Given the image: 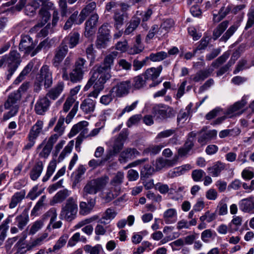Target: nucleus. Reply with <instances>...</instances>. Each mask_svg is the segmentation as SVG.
I'll use <instances>...</instances> for the list:
<instances>
[{"mask_svg": "<svg viewBox=\"0 0 254 254\" xmlns=\"http://www.w3.org/2000/svg\"><path fill=\"white\" fill-rule=\"evenodd\" d=\"M118 54L117 52L115 51L107 55L104 60L103 64H102V67L110 70L111 66L114 64V60L118 56Z\"/></svg>", "mask_w": 254, "mask_h": 254, "instance_id": "obj_37", "label": "nucleus"}, {"mask_svg": "<svg viewBox=\"0 0 254 254\" xmlns=\"http://www.w3.org/2000/svg\"><path fill=\"white\" fill-rule=\"evenodd\" d=\"M228 26V21H224L220 23L213 31L214 39L219 37Z\"/></svg>", "mask_w": 254, "mask_h": 254, "instance_id": "obj_51", "label": "nucleus"}, {"mask_svg": "<svg viewBox=\"0 0 254 254\" xmlns=\"http://www.w3.org/2000/svg\"><path fill=\"white\" fill-rule=\"evenodd\" d=\"M162 70L161 65L158 67H151L147 69L143 74L147 80H152V83L149 85L150 87H155L160 84L161 81H156L155 80L160 76Z\"/></svg>", "mask_w": 254, "mask_h": 254, "instance_id": "obj_12", "label": "nucleus"}, {"mask_svg": "<svg viewBox=\"0 0 254 254\" xmlns=\"http://www.w3.org/2000/svg\"><path fill=\"white\" fill-rule=\"evenodd\" d=\"M25 196V191L24 190L14 193L11 197L9 208L10 209L15 208L24 198Z\"/></svg>", "mask_w": 254, "mask_h": 254, "instance_id": "obj_33", "label": "nucleus"}, {"mask_svg": "<svg viewBox=\"0 0 254 254\" xmlns=\"http://www.w3.org/2000/svg\"><path fill=\"white\" fill-rule=\"evenodd\" d=\"M119 192L120 191H117L115 189L112 187L104 193L103 199L106 202H110L119 195Z\"/></svg>", "mask_w": 254, "mask_h": 254, "instance_id": "obj_48", "label": "nucleus"}, {"mask_svg": "<svg viewBox=\"0 0 254 254\" xmlns=\"http://www.w3.org/2000/svg\"><path fill=\"white\" fill-rule=\"evenodd\" d=\"M52 148V147L47 144H45V141H43L38 145L37 148V150L42 149V150L39 152V156L45 159L47 158L50 155Z\"/></svg>", "mask_w": 254, "mask_h": 254, "instance_id": "obj_44", "label": "nucleus"}, {"mask_svg": "<svg viewBox=\"0 0 254 254\" xmlns=\"http://www.w3.org/2000/svg\"><path fill=\"white\" fill-rule=\"evenodd\" d=\"M146 80L143 74L138 75L133 78V86L135 89H140L145 85Z\"/></svg>", "mask_w": 254, "mask_h": 254, "instance_id": "obj_53", "label": "nucleus"}, {"mask_svg": "<svg viewBox=\"0 0 254 254\" xmlns=\"http://www.w3.org/2000/svg\"><path fill=\"white\" fill-rule=\"evenodd\" d=\"M79 39V34L77 32H74L70 33L68 37L65 38L64 42L68 44L70 48H73L78 43Z\"/></svg>", "mask_w": 254, "mask_h": 254, "instance_id": "obj_47", "label": "nucleus"}, {"mask_svg": "<svg viewBox=\"0 0 254 254\" xmlns=\"http://www.w3.org/2000/svg\"><path fill=\"white\" fill-rule=\"evenodd\" d=\"M242 224V217L240 216H234L228 226L230 227V233L237 231Z\"/></svg>", "mask_w": 254, "mask_h": 254, "instance_id": "obj_38", "label": "nucleus"}, {"mask_svg": "<svg viewBox=\"0 0 254 254\" xmlns=\"http://www.w3.org/2000/svg\"><path fill=\"white\" fill-rule=\"evenodd\" d=\"M88 126V123L87 121H82L79 122L72 127L68 134V137L70 138L75 136L79 131H81L83 128L87 127Z\"/></svg>", "mask_w": 254, "mask_h": 254, "instance_id": "obj_42", "label": "nucleus"}, {"mask_svg": "<svg viewBox=\"0 0 254 254\" xmlns=\"http://www.w3.org/2000/svg\"><path fill=\"white\" fill-rule=\"evenodd\" d=\"M110 26L108 24H103L99 29L98 35L96 42L97 48H105L110 41Z\"/></svg>", "mask_w": 254, "mask_h": 254, "instance_id": "obj_7", "label": "nucleus"}, {"mask_svg": "<svg viewBox=\"0 0 254 254\" xmlns=\"http://www.w3.org/2000/svg\"><path fill=\"white\" fill-rule=\"evenodd\" d=\"M167 57V53L164 51L157 52L156 53H151L149 57H147L146 59H149L152 62H160Z\"/></svg>", "mask_w": 254, "mask_h": 254, "instance_id": "obj_52", "label": "nucleus"}, {"mask_svg": "<svg viewBox=\"0 0 254 254\" xmlns=\"http://www.w3.org/2000/svg\"><path fill=\"white\" fill-rule=\"evenodd\" d=\"M217 135V131L215 129L207 131L202 130L199 133L197 141L201 145H205L211 140L215 139Z\"/></svg>", "mask_w": 254, "mask_h": 254, "instance_id": "obj_17", "label": "nucleus"}, {"mask_svg": "<svg viewBox=\"0 0 254 254\" xmlns=\"http://www.w3.org/2000/svg\"><path fill=\"white\" fill-rule=\"evenodd\" d=\"M210 75V73L207 70H200L196 72L195 74L192 75L189 78V82H199L203 81L208 77Z\"/></svg>", "mask_w": 254, "mask_h": 254, "instance_id": "obj_35", "label": "nucleus"}, {"mask_svg": "<svg viewBox=\"0 0 254 254\" xmlns=\"http://www.w3.org/2000/svg\"><path fill=\"white\" fill-rule=\"evenodd\" d=\"M64 83L63 82H59L53 88L51 89L47 93L46 96L48 98L55 100L63 92L64 89Z\"/></svg>", "mask_w": 254, "mask_h": 254, "instance_id": "obj_26", "label": "nucleus"}, {"mask_svg": "<svg viewBox=\"0 0 254 254\" xmlns=\"http://www.w3.org/2000/svg\"><path fill=\"white\" fill-rule=\"evenodd\" d=\"M128 7L127 5L122 4V5L119 6V9L114 10L113 18L115 21V26L118 29H120L124 23L125 14L122 9H126Z\"/></svg>", "mask_w": 254, "mask_h": 254, "instance_id": "obj_19", "label": "nucleus"}, {"mask_svg": "<svg viewBox=\"0 0 254 254\" xmlns=\"http://www.w3.org/2000/svg\"><path fill=\"white\" fill-rule=\"evenodd\" d=\"M108 181L109 177L106 176L88 181L83 188V192L86 195L95 194L106 186Z\"/></svg>", "mask_w": 254, "mask_h": 254, "instance_id": "obj_6", "label": "nucleus"}, {"mask_svg": "<svg viewBox=\"0 0 254 254\" xmlns=\"http://www.w3.org/2000/svg\"><path fill=\"white\" fill-rule=\"evenodd\" d=\"M44 168V163L38 161L33 167L30 173V177L33 181L37 180L41 176Z\"/></svg>", "mask_w": 254, "mask_h": 254, "instance_id": "obj_30", "label": "nucleus"}, {"mask_svg": "<svg viewBox=\"0 0 254 254\" xmlns=\"http://www.w3.org/2000/svg\"><path fill=\"white\" fill-rule=\"evenodd\" d=\"M84 73L74 68L69 74L70 80L73 83H76L82 80Z\"/></svg>", "mask_w": 254, "mask_h": 254, "instance_id": "obj_61", "label": "nucleus"}, {"mask_svg": "<svg viewBox=\"0 0 254 254\" xmlns=\"http://www.w3.org/2000/svg\"><path fill=\"white\" fill-rule=\"evenodd\" d=\"M110 155H107L105 158L101 159H91L88 162V165L92 169H94L98 167L103 165L104 162L110 159Z\"/></svg>", "mask_w": 254, "mask_h": 254, "instance_id": "obj_59", "label": "nucleus"}, {"mask_svg": "<svg viewBox=\"0 0 254 254\" xmlns=\"http://www.w3.org/2000/svg\"><path fill=\"white\" fill-rule=\"evenodd\" d=\"M242 177L245 180H250L254 177V168L247 167L241 173Z\"/></svg>", "mask_w": 254, "mask_h": 254, "instance_id": "obj_64", "label": "nucleus"}, {"mask_svg": "<svg viewBox=\"0 0 254 254\" xmlns=\"http://www.w3.org/2000/svg\"><path fill=\"white\" fill-rule=\"evenodd\" d=\"M19 47L21 51H24L25 54L31 56V53L34 51L35 45L33 42L32 39L28 35L22 37Z\"/></svg>", "mask_w": 254, "mask_h": 254, "instance_id": "obj_16", "label": "nucleus"}, {"mask_svg": "<svg viewBox=\"0 0 254 254\" xmlns=\"http://www.w3.org/2000/svg\"><path fill=\"white\" fill-rule=\"evenodd\" d=\"M153 110L156 118L161 120L170 118L174 115V110L172 108L162 104L155 106Z\"/></svg>", "mask_w": 254, "mask_h": 254, "instance_id": "obj_11", "label": "nucleus"}, {"mask_svg": "<svg viewBox=\"0 0 254 254\" xmlns=\"http://www.w3.org/2000/svg\"><path fill=\"white\" fill-rule=\"evenodd\" d=\"M64 117L61 116L54 129V131L56 132L55 134H57L60 136L64 134Z\"/></svg>", "mask_w": 254, "mask_h": 254, "instance_id": "obj_55", "label": "nucleus"}, {"mask_svg": "<svg viewBox=\"0 0 254 254\" xmlns=\"http://www.w3.org/2000/svg\"><path fill=\"white\" fill-rule=\"evenodd\" d=\"M44 226V222L42 220H38L33 223L27 228V230L29 231V235H34L37 232L42 229Z\"/></svg>", "mask_w": 254, "mask_h": 254, "instance_id": "obj_46", "label": "nucleus"}, {"mask_svg": "<svg viewBox=\"0 0 254 254\" xmlns=\"http://www.w3.org/2000/svg\"><path fill=\"white\" fill-rule=\"evenodd\" d=\"M99 16L97 14L91 15L89 19L85 22V36L87 37H90L94 33V28L97 25Z\"/></svg>", "mask_w": 254, "mask_h": 254, "instance_id": "obj_20", "label": "nucleus"}, {"mask_svg": "<svg viewBox=\"0 0 254 254\" xmlns=\"http://www.w3.org/2000/svg\"><path fill=\"white\" fill-rule=\"evenodd\" d=\"M96 7V3L94 1L90 2L81 11L78 15V19L76 21V24H81L86 18L91 13Z\"/></svg>", "mask_w": 254, "mask_h": 254, "instance_id": "obj_24", "label": "nucleus"}, {"mask_svg": "<svg viewBox=\"0 0 254 254\" xmlns=\"http://www.w3.org/2000/svg\"><path fill=\"white\" fill-rule=\"evenodd\" d=\"M240 210L246 213H250L254 209V200L253 197L244 198L238 203Z\"/></svg>", "mask_w": 254, "mask_h": 254, "instance_id": "obj_25", "label": "nucleus"}, {"mask_svg": "<svg viewBox=\"0 0 254 254\" xmlns=\"http://www.w3.org/2000/svg\"><path fill=\"white\" fill-rule=\"evenodd\" d=\"M28 211L25 209L22 213L15 218L17 226L20 230H22L29 222Z\"/></svg>", "mask_w": 254, "mask_h": 254, "instance_id": "obj_34", "label": "nucleus"}, {"mask_svg": "<svg viewBox=\"0 0 254 254\" xmlns=\"http://www.w3.org/2000/svg\"><path fill=\"white\" fill-rule=\"evenodd\" d=\"M195 135V133L193 132H190L189 134V138L185 144L182 147L178 149V155H176L174 156H178V159L180 157L186 156L194 146V137Z\"/></svg>", "mask_w": 254, "mask_h": 254, "instance_id": "obj_15", "label": "nucleus"}, {"mask_svg": "<svg viewBox=\"0 0 254 254\" xmlns=\"http://www.w3.org/2000/svg\"><path fill=\"white\" fill-rule=\"evenodd\" d=\"M50 105L51 102L47 97H39L35 105V113L39 115H44L48 110Z\"/></svg>", "mask_w": 254, "mask_h": 254, "instance_id": "obj_14", "label": "nucleus"}, {"mask_svg": "<svg viewBox=\"0 0 254 254\" xmlns=\"http://www.w3.org/2000/svg\"><path fill=\"white\" fill-rule=\"evenodd\" d=\"M99 219V216L97 215H94L90 217L85 218L84 219L82 220L81 221L78 222L74 226L75 229H79L84 226H86L88 224H89L94 221H97Z\"/></svg>", "mask_w": 254, "mask_h": 254, "instance_id": "obj_50", "label": "nucleus"}, {"mask_svg": "<svg viewBox=\"0 0 254 254\" xmlns=\"http://www.w3.org/2000/svg\"><path fill=\"white\" fill-rule=\"evenodd\" d=\"M31 245V242L27 244H25L24 242H22V240H19L15 245V247L17 249V253L21 254H24L27 251H31L29 250L28 246Z\"/></svg>", "mask_w": 254, "mask_h": 254, "instance_id": "obj_56", "label": "nucleus"}, {"mask_svg": "<svg viewBox=\"0 0 254 254\" xmlns=\"http://www.w3.org/2000/svg\"><path fill=\"white\" fill-rule=\"evenodd\" d=\"M48 233H44L39 236L36 239L31 241V245L28 246L29 250H33L34 248L39 247L48 242L50 239L48 238Z\"/></svg>", "mask_w": 254, "mask_h": 254, "instance_id": "obj_31", "label": "nucleus"}, {"mask_svg": "<svg viewBox=\"0 0 254 254\" xmlns=\"http://www.w3.org/2000/svg\"><path fill=\"white\" fill-rule=\"evenodd\" d=\"M30 3L36 10L42 6L39 13V20L37 25L35 27H41L44 26L49 21L51 17V14L49 10L53 9V4L51 2H49L47 0H33Z\"/></svg>", "mask_w": 254, "mask_h": 254, "instance_id": "obj_2", "label": "nucleus"}, {"mask_svg": "<svg viewBox=\"0 0 254 254\" xmlns=\"http://www.w3.org/2000/svg\"><path fill=\"white\" fill-rule=\"evenodd\" d=\"M44 122L38 120L30 128L28 135L37 139L38 136L43 132Z\"/></svg>", "mask_w": 254, "mask_h": 254, "instance_id": "obj_27", "label": "nucleus"}, {"mask_svg": "<svg viewBox=\"0 0 254 254\" xmlns=\"http://www.w3.org/2000/svg\"><path fill=\"white\" fill-rule=\"evenodd\" d=\"M131 85L129 80L119 82L112 88L111 92L117 97H123L129 93Z\"/></svg>", "mask_w": 254, "mask_h": 254, "instance_id": "obj_10", "label": "nucleus"}, {"mask_svg": "<svg viewBox=\"0 0 254 254\" xmlns=\"http://www.w3.org/2000/svg\"><path fill=\"white\" fill-rule=\"evenodd\" d=\"M127 136V131H122L120 132L117 137L115 138L113 145V152L114 154H117L122 149L124 142Z\"/></svg>", "mask_w": 254, "mask_h": 254, "instance_id": "obj_22", "label": "nucleus"}, {"mask_svg": "<svg viewBox=\"0 0 254 254\" xmlns=\"http://www.w3.org/2000/svg\"><path fill=\"white\" fill-rule=\"evenodd\" d=\"M92 75L84 87L87 91L94 83L104 86V84L111 77L110 70L102 67V65L95 66L92 69Z\"/></svg>", "mask_w": 254, "mask_h": 254, "instance_id": "obj_1", "label": "nucleus"}, {"mask_svg": "<svg viewBox=\"0 0 254 254\" xmlns=\"http://www.w3.org/2000/svg\"><path fill=\"white\" fill-rule=\"evenodd\" d=\"M83 249L86 253L90 254H106L102 246L100 244H97L94 247L86 245L84 247Z\"/></svg>", "mask_w": 254, "mask_h": 254, "instance_id": "obj_43", "label": "nucleus"}, {"mask_svg": "<svg viewBox=\"0 0 254 254\" xmlns=\"http://www.w3.org/2000/svg\"><path fill=\"white\" fill-rule=\"evenodd\" d=\"M36 80L40 82H43L45 88H49L53 83L52 72L47 65H43L40 70V73L36 76Z\"/></svg>", "mask_w": 254, "mask_h": 254, "instance_id": "obj_9", "label": "nucleus"}, {"mask_svg": "<svg viewBox=\"0 0 254 254\" xmlns=\"http://www.w3.org/2000/svg\"><path fill=\"white\" fill-rule=\"evenodd\" d=\"M178 161V156H174L171 159L158 158L152 163L156 171H160L165 168H169L176 165Z\"/></svg>", "mask_w": 254, "mask_h": 254, "instance_id": "obj_13", "label": "nucleus"}, {"mask_svg": "<svg viewBox=\"0 0 254 254\" xmlns=\"http://www.w3.org/2000/svg\"><path fill=\"white\" fill-rule=\"evenodd\" d=\"M96 101L89 97L82 101L80 105V109L84 114L91 115L95 110Z\"/></svg>", "mask_w": 254, "mask_h": 254, "instance_id": "obj_18", "label": "nucleus"}, {"mask_svg": "<svg viewBox=\"0 0 254 254\" xmlns=\"http://www.w3.org/2000/svg\"><path fill=\"white\" fill-rule=\"evenodd\" d=\"M33 67V64L29 63L24 68L22 71L21 72L19 76L15 79L14 81V83L17 84L21 82L23 79L25 75L29 73Z\"/></svg>", "mask_w": 254, "mask_h": 254, "instance_id": "obj_49", "label": "nucleus"}, {"mask_svg": "<svg viewBox=\"0 0 254 254\" xmlns=\"http://www.w3.org/2000/svg\"><path fill=\"white\" fill-rule=\"evenodd\" d=\"M239 27L238 23L234 24L229 27L225 34L221 38V40L226 42L236 32Z\"/></svg>", "mask_w": 254, "mask_h": 254, "instance_id": "obj_58", "label": "nucleus"}, {"mask_svg": "<svg viewBox=\"0 0 254 254\" xmlns=\"http://www.w3.org/2000/svg\"><path fill=\"white\" fill-rule=\"evenodd\" d=\"M57 167V161L53 159L50 161L47 167L46 174L43 177L42 181L47 182L53 174Z\"/></svg>", "mask_w": 254, "mask_h": 254, "instance_id": "obj_41", "label": "nucleus"}, {"mask_svg": "<svg viewBox=\"0 0 254 254\" xmlns=\"http://www.w3.org/2000/svg\"><path fill=\"white\" fill-rule=\"evenodd\" d=\"M4 58L7 71V79L9 80L20 64V56L16 51L13 50L5 55Z\"/></svg>", "mask_w": 254, "mask_h": 254, "instance_id": "obj_5", "label": "nucleus"}, {"mask_svg": "<svg viewBox=\"0 0 254 254\" xmlns=\"http://www.w3.org/2000/svg\"><path fill=\"white\" fill-rule=\"evenodd\" d=\"M140 153L135 148H127L121 152L119 160L126 162L128 159H133L138 156Z\"/></svg>", "mask_w": 254, "mask_h": 254, "instance_id": "obj_28", "label": "nucleus"}, {"mask_svg": "<svg viewBox=\"0 0 254 254\" xmlns=\"http://www.w3.org/2000/svg\"><path fill=\"white\" fill-rule=\"evenodd\" d=\"M68 52V47L62 44L56 51L53 60V64L55 67H58Z\"/></svg>", "mask_w": 254, "mask_h": 254, "instance_id": "obj_21", "label": "nucleus"}, {"mask_svg": "<svg viewBox=\"0 0 254 254\" xmlns=\"http://www.w3.org/2000/svg\"><path fill=\"white\" fill-rule=\"evenodd\" d=\"M101 223L100 224H98L95 228V233L97 235L95 238L96 240L100 239L99 236L105 235L107 232L110 233L112 231L110 226H104Z\"/></svg>", "mask_w": 254, "mask_h": 254, "instance_id": "obj_45", "label": "nucleus"}, {"mask_svg": "<svg viewBox=\"0 0 254 254\" xmlns=\"http://www.w3.org/2000/svg\"><path fill=\"white\" fill-rule=\"evenodd\" d=\"M117 214V212L113 208H108L104 212L99 222L104 225L108 224L115 218Z\"/></svg>", "mask_w": 254, "mask_h": 254, "instance_id": "obj_29", "label": "nucleus"}, {"mask_svg": "<svg viewBox=\"0 0 254 254\" xmlns=\"http://www.w3.org/2000/svg\"><path fill=\"white\" fill-rule=\"evenodd\" d=\"M225 164L218 161L212 166L207 168L209 173L213 177H217L220 175L221 172L224 170Z\"/></svg>", "mask_w": 254, "mask_h": 254, "instance_id": "obj_32", "label": "nucleus"}, {"mask_svg": "<svg viewBox=\"0 0 254 254\" xmlns=\"http://www.w3.org/2000/svg\"><path fill=\"white\" fill-rule=\"evenodd\" d=\"M74 68L84 73L87 70L86 61L82 58H79L75 63Z\"/></svg>", "mask_w": 254, "mask_h": 254, "instance_id": "obj_57", "label": "nucleus"}, {"mask_svg": "<svg viewBox=\"0 0 254 254\" xmlns=\"http://www.w3.org/2000/svg\"><path fill=\"white\" fill-rule=\"evenodd\" d=\"M245 104L246 102L244 100L240 102H236L233 106L228 109L225 116L217 118L215 121V124H219L227 118H232L234 116L240 115L242 112H239V110L242 108Z\"/></svg>", "mask_w": 254, "mask_h": 254, "instance_id": "obj_8", "label": "nucleus"}, {"mask_svg": "<svg viewBox=\"0 0 254 254\" xmlns=\"http://www.w3.org/2000/svg\"><path fill=\"white\" fill-rule=\"evenodd\" d=\"M69 195L70 191L66 189L60 190L53 197L51 202L53 204L62 202Z\"/></svg>", "mask_w": 254, "mask_h": 254, "instance_id": "obj_40", "label": "nucleus"}, {"mask_svg": "<svg viewBox=\"0 0 254 254\" xmlns=\"http://www.w3.org/2000/svg\"><path fill=\"white\" fill-rule=\"evenodd\" d=\"M155 189L159 191V192L162 194H165L170 191V192H172L174 189L172 188H169V186L167 184H163L162 183H157L155 185Z\"/></svg>", "mask_w": 254, "mask_h": 254, "instance_id": "obj_60", "label": "nucleus"}, {"mask_svg": "<svg viewBox=\"0 0 254 254\" xmlns=\"http://www.w3.org/2000/svg\"><path fill=\"white\" fill-rule=\"evenodd\" d=\"M176 129L171 128L163 130L158 133L155 137V140L157 142L160 141L162 139L167 138L171 136L176 132Z\"/></svg>", "mask_w": 254, "mask_h": 254, "instance_id": "obj_54", "label": "nucleus"}, {"mask_svg": "<svg viewBox=\"0 0 254 254\" xmlns=\"http://www.w3.org/2000/svg\"><path fill=\"white\" fill-rule=\"evenodd\" d=\"M124 174L122 172H118L116 176L111 181L110 184L112 187L115 189L117 191H120V185L123 182Z\"/></svg>", "mask_w": 254, "mask_h": 254, "instance_id": "obj_36", "label": "nucleus"}, {"mask_svg": "<svg viewBox=\"0 0 254 254\" xmlns=\"http://www.w3.org/2000/svg\"><path fill=\"white\" fill-rule=\"evenodd\" d=\"M20 98V96L18 92H13L9 95L4 106L5 109H10V111L3 114L2 121H6L17 114L19 107L16 103Z\"/></svg>", "mask_w": 254, "mask_h": 254, "instance_id": "obj_4", "label": "nucleus"}, {"mask_svg": "<svg viewBox=\"0 0 254 254\" xmlns=\"http://www.w3.org/2000/svg\"><path fill=\"white\" fill-rule=\"evenodd\" d=\"M94 202H89L87 203L86 202L81 201L79 203V214L81 215H86L89 214L94 206Z\"/></svg>", "mask_w": 254, "mask_h": 254, "instance_id": "obj_39", "label": "nucleus"}, {"mask_svg": "<svg viewBox=\"0 0 254 254\" xmlns=\"http://www.w3.org/2000/svg\"><path fill=\"white\" fill-rule=\"evenodd\" d=\"M174 21L172 19H167L161 24L160 28L162 34L167 33L169 30L174 26Z\"/></svg>", "mask_w": 254, "mask_h": 254, "instance_id": "obj_62", "label": "nucleus"}, {"mask_svg": "<svg viewBox=\"0 0 254 254\" xmlns=\"http://www.w3.org/2000/svg\"><path fill=\"white\" fill-rule=\"evenodd\" d=\"M140 22V19L138 18H136L132 20L124 32L125 34L126 35H129L132 33L138 27Z\"/></svg>", "mask_w": 254, "mask_h": 254, "instance_id": "obj_63", "label": "nucleus"}, {"mask_svg": "<svg viewBox=\"0 0 254 254\" xmlns=\"http://www.w3.org/2000/svg\"><path fill=\"white\" fill-rule=\"evenodd\" d=\"M77 211V197H69L62 205L60 214V218L68 222H71L76 218Z\"/></svg>", "mask_w": 254, "mask_h": 254, "instance_id": "obj_3", "label": "nucleus"}, {"mask_svg": "<svg viewBox=\"0 0 254 254\" xmlns=\"http://www.w3.org/2000/svg\"><path fill=\"white\" fill-rule=\"evenodd\" d=\"M177 219L178 213L175 208H168L163 212V220L166 224H174L177 222Z\"/></svg>", "mask_w": 254, "mask_h": 254, "instance_id": "obj_23", "label": "nucleus"}]
</instances>
